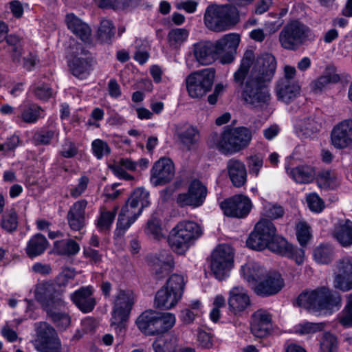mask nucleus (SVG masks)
Returning a JSON list of instances; mask_svg holds the SVG:
<instances>
[{"mask_svg":"<svg viewBox=\"0 0 352 352\" xmlns=\"http://www.w3.org/2000/svg\"><path fill=\"white\" fill-rule=\"evenodd\" d=\"M276 60L270 53L255 58L252 50H246L238 69L233 74V81L241 89L244 104L252 109L263 110L270 103V85L276 69Z\"/></svg>","mask_w":352,"mask_h":352,"instance_id":"1","label":"nucleus"},{"mask_svg":"<svg viewBox=\"0 0 352 352\" xmlns=\"http://www.w3.org/2000/svg\"><path fill=\"white\" fill-rule=\"evenodd\" d=\"M246 245L256 250L268 248L272 252L294 260L298 265H301L304 261V250L294 246L277 234L274 224L266 219H261L256 223L246 241Z\"/></svg>","mask_w":352,"mask_h":352,"instance_id":"2","label":"nucleus"},{"mask_svg":"<svg viewBox=\"0 0 352 352\" xmlns=\"http://www.w3.org/2000/svg\"><path fill=\"white\" fill-rule=\"evenodd\" d=\"M342 298L339 293L327 287H319L301 293L297 298V304L313 314L322 310L337 309L341 306Z\"/></svg>","mask_w":352,"mask_h":352,"instance_id":"3","label":"nucleus"},{"mask_svg":"<svg viewBox=\"0 0 352 352\" xmlns=\"http://www.w3.org/2000/svg\"><path fill=\"white\" fill-rule=\"evenodd\" d=\"M149 192L144 188L133 190L119 214L116 234L122 236L150 204Z\"/></svg>","mask_w":352,"mask_h":352,"instance_id":"4","label":"nucleus"},{"mask_svg":"<svg viewBox=\"0 0 352 352\" xmlns=\"http://www.w3.org/2000/svg\"><path fill=\"white\" fill-rule=\"evenodd\" d=\"M251 131L243 126L224 131L221 135L212 134L210 145L224 155H232L245 148L252 140Z\"/></svg>","mask_w":352,"mask_h":352,"instance_id":"5","label":"nucleus"},{"mask_svg":"<svg viewBox=\"0 0 352 352\" xmlns=\"http://www.w3.org/2000/svg\"><path fill=\"white\" fill-rule=\"evenodd\" d=\"M203 234L200 225L193 221H179L170 231L168 244L177 254H184Z\"/></svg>","mask_w":352,"mask_h":352,"instance_id":"6","label":"nucleus"},{"mask_svg":"<svg viewBox=\"0 0 352 352\" xmlns=\"http://www.w3.org/2000/svg\"><path fill=\"white\" fill-rule=\"evenodd\" d=\"M239 21L237 8L230 4L210 5L204 13L205 25L213 32H220L228 30Z\"/></svg>","mask_w":352,"mask_h":352,"instance_id":"7","label":"nucleus"},{"mask_svg":"<svg viewBox=\"0 0 352 352\" xmlns=\"http://www.w3.org/2000/svg\"><path fill=\"white\" fill-rule=\"evenodd\" d=\"M175 323V316L168 312H158L148 309L136 319L138 328L146 336L163 333L171 329Z\"/></svg>","mask_w":352,"mask_h":352,"instance_id":"8","label":"nucleus"},{"mask_svg":"<svg viewBox=\"0 0 352 352\" xmlns=\"http://www.w3.org/2000/svg\"><path fill=\"white\" fill-rule=\"evenodd\" d=\"M314 38L315 36L307 25L298 20H292L280 30L278 41L283 49L295 51L307 41Z\"/></svg>","mask_w":352,"mask_h":352,"instance_id":"9","label":"nucleus"},{"mask_svg":"<svg viewBox=\"0 0 352 352\" xmlns=\"http://www.w3.org/2000/svg\"><path fill=\"white\" fill-rule=\"evenodd\" d=\"M185 286L184 276L174 274L168 279L155 294V305L162 309H170L175 307L182 298Z\"/></svg>","mask_w":352,"mask_h":352,"instance_id":"10","label":"nucleus"},{"mask_svg":"<svg viewBox=\"0 0 352 352\" xmlns=\"http://www.w3.org/2000/svg\"><path fill=\"white\" fill-rule=\"evenodd\" d=\"M135 301V295L132 290L121 289L118 291L112 305L111 327H117L120 331L124 328Z\"/></svg>","mask_w":352,"mask_h":352,"instance_id":"11","label":"nucleus"},{"mask_svg":"<svg viewBox=\"0 0 352 352\" xmlns=\"http://www.w3.org/2000/svg\"><path fill=\"white\" fill-rule=\"evenodd\" d=\"M215 70L206 68L189 74L186 79V89L192 98H199L209 92L214 83Z\"/></svg>","mask_w":352,"mask_h":352,"instance_id":"12","label":"nucleus"},{"mask_svg":"<svg viewBox=\"0 0 352 352\" xmlns=\"http://www.w3.org/2000/svg\"><path fill=\"white\" fill-rule=\"evenodd\" d=\"M333 287L342 292L352 289V256L338 258L332 268Z\"/></svg>","mask_w":352,"mask_h":352,"instance_id":"13","label":"nucleus"},{"mask_svg":"<svg viewBox=\"0 0 352 352\" xmlns=\"http://www.w3.org/2000/svg\"><path fill=\"white\" fill-rule=\"evenodd\" d=\"M234 252L229 245L221 244L212 252L210 269L216 278L224 279L233 265Z\"/></svg>","mask_w":352,"mask_h":352,"instance_id":"14","label":"nucleus"},{"mask_svg":"<svg viewBox=\"0 0 352 352\" xmlns=\"http://www.w3.org/2000/svg\"><path fill=\"white\" fill-rule=\"evenodd\" d=\"M68 60V66L72 74L76 77L85 78L91 69V58L88 50L81 44H76Z\"/></svg>","mask_w":352,"mask_h":352,"instance_id":"15","label":"nucleus"},{"mask_svg":"<svg viewBox=\"0 0 352 352\" xmlns=\"http://www.w3.org/2000/svg\"><path fill=\"white\" fill-rule=\"evenodd\" d=\"M34 298L38 301L43 309L45 311L51 307H60L63 305L62 295L55 289V285L50 282H42L36 285Z\"/></svg>","mask_w":352,"mask_h":352,"instance_id":"16","label":"nucleus"},{"mask_svg":"<svg viewBox=\"0 0 352 352\" xmlns=\"http://www.w3.org/2000/svg\"><path fill=\"white\" fill-rule=\"evenodd\" d=\"M207 192L206 187L200 181L195 179L190 184L188 192L179 193L177 196L176 204L181 208H198L203 205Z\"/></svg>","mask_w":352,"mask_h":352,"instance_id":"17","label":"nucleus"},{"mask_svg":"<svg viewBox=\"0 0 352 352\" xmlns=\"http://www.w3.org/2000/svg\"><path fill=\"white\" fill-rule=\"evenodd\" d=\"M220 207L225 215L235 218H244L252 208L250 198L243 195H236L222 201Z\"/></svg>","mask_w":352,"mask_h":352,"instance_id":"18","label":"nucleus"},{"mask_svg":"<svg viewBox=\"0 0 352 352\" xmlns=\"http://www.w3.org/2000/svg\"><path fill=\"white\" fill-rule=\"evenodd\" d=\"M175 176V166L168 157L157 160L151 169L150 182L154 186H164L169 183Z\"/></svg>","mask_w":352,"mask_h":352,"instance_id":"19","label":"nucleus"},{"mask_svg":"<svg viewBox=\"0 0 352 352\" xmlns=\"http://www.w3.org/2000/svg\"><path fill=\"white\" fill-rule=\"evenodd\" d=\"M239 43V34L230 33L214 43L217 55L221 56V62L223 64H229L234 61Z\"/></svg>","mask_w":352,"mask_h":352,"instance_id":"20","label":"nucleus"},{"mask_svg":"<svg viewBox=\"0 0 352 352\" xmlns=\"http://www.w3.org/2000/svg\"><path fill=\"white\" fill-rule=\"evenodd\" d=\"M228 302L229 311L235 316H241L251 305L247 290L239 285L233 287L230 290Z\"/></svg>","mask_w":352,"mask_h":352,"instance_id":"21","label":"nucleus"},{"mask_svg":"<svg viewBox=\"0 0 352 352\" xmlns=\"http://www.w3.org/2000/svg\"><path fill=\"white\" fill-rule=\"evenodd\" d=\"M284 280L278 272H270L264 275L254 287V292L261 296H270L278 294L284 287Z\"/></svg>","mask_w":352,"mask_h":352,"instance_id":"22","label":"nucleus"},{"mask_svg":"<svg viewBox=\"0 0 352 352\" xmlns=\"http://www.w3.org/2000/svg\"><path fill=\"white\" fill-rule=\"evenodd\" d=\"M94 289L92 286L81 287L72 293L70 298L74 304L84 314L91 312L96 305V300L94 296Z\"/></svg>","mask_w":352,"mask_h":352,"instance_id":"23","label":"nucleus"},{"mask_svg":"<svg viewBox=\"0 0 352 352\" xmlns=\"http://www.w3.org/2000/svg\"><path fill=\"white\" fill-rule=\"evenodd\" d=\"M43 110L38 104L25 102L19 106L17 113L13 120L19 125L22 124H33L43 117Z\"/></svg>","mask_w":352,"mask_h":352,"instance_id":"24","label":"nucleus"},{"mask_svg":"<svg viewBox=\"0 0 352 352\" xmlns=\"http://www.w3.org/2000/svg\"><path fill=\"white\" fill-rule=\"evenodd\" d=\"M323 118L320 115H311L295 120V129L299 136L310 138L322 127Z\"/></svg>","mask_w":352,"mask_h":352,"instance_id":"25","label":"nucleus"},{"mask_svg":"<svg viewBox=\"0 0 352 352\" xmlns=\"http://www.w3.org/2000/svg\"><path fill=\"white\" fill-rule=\"evenodd\" d=\"M148 261L157 279H161L168 274L175 265L173 256L166 251H162L158 254L151 256Z\"/></svg>","mask_w":352,"mask_h":352,"instance_id":"26","label":"nucleus"},{"mask_svg":"<svg viewBox=\"0 0 352 352\" xmlns=\"http://www.w3.org/2000/svg\"><path fill=\"white\" fill-rule=\"evenodd\" d=\"M175 135L179 142L187 151L193 149L199 141V129L189 124H179L176 126Z\"/></svg>","mask_w":352,"mask_h":352,"instance_id":"27","label":"nucleus"},{"mask_svg":"<svg viewBox=\"0 0 352 352\" xmlns=\"http://www.w3.org/2000/svg\"><path fill=\"white\" fill-rule=\"evenodd\" d=\"M251 332L256 338L267 336L272 328L271 315L265 310L258 309L252 316Z\"/></svg>","mask_w":352,"mask_h":352,"instance_id":"28","label":"nucleus"},{"mask_svg":"<svg viewBox=\"0 0 352 352\" xmlns=\"http://www.w3.org/2000/svg\"><path fill=\"white\" fill-rule=\"evenodd\" d=\"M87 201L80 199L75 202L69 208L67 220L69 228L74 231H80L85 226V209Z\"/></svg>","mask_w":352,"mask_h":352,"instance_id":"29","label":"nucleus"},{"mask_svg":"<svg viewBox=\"0 0 352 352\" xmlns=\"http://www.w3.org/2000/svg\"><path fill=\"white\" fill-rule=\"evenodd\" d=\"M331 142L338 148H345L352 142V120H344L333 128Z\"/></svg>","mask_w":352,"mask_h":352,"instance_id":"30","label":"nucleus"},{"mask_svg":"<svg viewBox=\"0 0 352 352\" xmlns=\"http://www.w3.org/2000/svg\"><path fill=\"white\" fill-rule=\"evenodd\" d=\"M192 52L196 60L202 65L211 64L218 56L214 44L210 41L195 43Z\"/></svg>","mask_w":352,"mask_h":352,"instance_id":"31","label":"nucleus"},{"mask_svg":"<svg viewBox=\"0 0 352 352\" xmlns=\"http://www.w3.org/2000/svg\"><path fill=\"white\" fill-rule=\"evenodd\" d=\"M227 169L229 177L232 184L239 188L247 181V170L245 164L236 158H232L227 162Z\"/></svg>","mask_w":352,"mask_h":352,"instance_id":"32","label":"nucleus"},{"mask_svg":"<svg viewBox=\"0 0 352 352\" xmlns=\"http://www.w3.org/2000/svg\"><path fill=\"white\" fill-rule=\"evenodd\" d=\"M299 86L293 81L287 79H279L276 85V93L278 100L285 103H290L298 95Z\"/></svg>","mask_w":352,"mask_h":352,"instance_id":"33","label":"nucleus"},{"mask_svg":"<svg viewBox=\"0 0 352 352\" xmlns=\"http://www.w3.org/2000/svg\"><path fill=\"white\" fill-rule=\"evenodd\" d=\"M50 243L46 237L41 233L33 235L28 241L25 253L30 258H34L43 254Z\"/></svg>","mask_w":352,"mask_h":352,"instance_id":"34","label":"nucleus"},{"mask_svg":"<svg viewBox=\"0 0 352 352\" xmlns=\"http://www.w3.org/2000/svg\"><path fill=\"white\" fill-rule=\"evenodd\" d=\"M287 172L298 184L311 183L316 177L314 167L308 164H300L292 168H287Z\"/></svg>","mask_w":352,"mask_h":352,"instance_id":"35","label":"nucleus"},{"mask_svg":"<svg viewBox=\"0 0 352 352\" xmlns=\"http://www.w3.org/2000/svg\"><path fill=\"white\" fill-rule=\"evenodd\" d=\"M65 308L66 302L63 300V306L58 307L54 306L45 311L47 316L60 330H65L71 323V318L65 311Z\"/></svg>","mask_w":352,"mask_h":352,"instance_id":"36","label":"nucleus"},{"mask_svg":"<svg viewBox=\"0 0 352 352\" xmlns=\"http://www.w3.org/2000/svg\"><path fill=\"white\" fill-rule=\"evenodd\" d=\"M67 28L82 41H87L91 36V29L74 14H67L65 18Z\"/></svg>","mask_w":352,"mask_h":352,"instance_id":"37","label":"nucleus"},{"mask_svg":"<svg viewBox=\"0 0 352 352\" xmlns=\"http://www.w3.org/2000/svg\"><path fill=\"white\" fill-rule=\"evenodd\" d=\"M332 234L344 247L352 245V221H340L334 226Z\"/></svg>","mask_w":352,"mask_h":352,"instance_id":"38","label":"nucleus"},{"mask_svg":"<svg viewBox=\"0 0 352 352\" xmlns=\"http://www.w3.org/2000/svg\"><path fill=\"white\" fill-rule=\"evenodd\" d=\"M340 80V76L333 70L327 69L324 74L311 83V89L314 93H320L331 84Z\"/></svg>","mask_w":352,"mask_h":352,"instance_id":"39","label":"nucleus"},{"mask_svg":"<svg viewBox=\"0 0 352 352\" xmlns=\"http://www.w3.org/2000/svg\"><path fill=\"white\" fill-rule=\"evenodd\" d=\"M80 251L79 244L73 239H62L54 241V252L63 256H74Z\"/></svg>","mask_w":352,"mask_h":352,"instance_id":"40","label":"nucleus"},{"mask_svg":"<svg viewBox=\"0 0 352 352\" xmlns=\"http://www.w3.org/2000/svg\"><path fill=\"white\" fill-rule=\"evenodd\" d=\"M316 180L319 187L324 189H335L340 184L336 173L331 170H320Z\"/></svg>","mask_w":352,"mask_h":352,"instance_id":"41","label":"nucleus"},{"mask_svg":"<svg viewBox=\"0 0 352 352\" xmlns=\"http://www.w3.org/2000/svg\"><path fill=\"white\" fill-rule=\"evenodd\" d=\"M241 271L244 278L250 283L257 284L264 276L265 270L257 263H248L242 266Z\"/></svg>","mask_w":352,"mask_h":352,"instance_id":"42","label":"nucleus"},{"mask_svg":"<svg viewBox=\"0 0 352 352\" xmlns=\"http://www.w3.org/2000/svg\"><path fill=\"white\" fill-rule=\"evenodd\" d=\"M314 260L320 264H329L334 256L333 248L329 244H320L314 250Z\"/></svg>","mask_w":352,"mask_h":352,"instance_id":"43","label":"nucleus"},{"mask_svg":"<svg viewBox=\"0 0 352 352\" xmlns=\"http://www.w3.org/2000/svg\"><path fill=\"white\" fill-rule=\"evenodd\" d=\"M18 225V215L14 208H11L3 214L1 226L7 232L12 233L16 231Z\"/></svg>","mask_w":352,"mask_h":352,"instance_id":"44","label":"nucleus"},{"mask_svg":"<svg viewBox=\"0 0 352 352\" xmlns=\"http://www.w3.org/2000/svg\"><path fill=\"white\" fill-rule=\"evenodd\" d=\"M97 34L101 42L109 43L115 35V27L111 21L107 19H102Z\"/></svg>","mask_w":352,"mask_h":352,"instance_id":"45","label":"nucleus"},{"mask_svg":"<svg viewBox=\"0 0 352 352\" xmlns=\"http://www.w3.org/2000/svg\"><path fill=\"white\" fill-rule=\"evenodd\" d=\"M37 336L39 344H43L54 338H57L58 335L54 329L50 324L47 322H41L37 327Z\"/></svg>","mask_w":352,"mask_h":352,"instance_id":"46","label":"nucleus"},{"mask_svg":"<svg viewBox=\"0 0 352 352\" xmlns=\"http://www.w3.org/2000/svg\"><path fill=\"white\" fill-rule=\"evenodd\" d=\"M188 31L185 28H175L169 31L168 41L170 46L178 47L188 36Z\"/></svg>","mask_w":352,"mask_h":352,"instance_id":"47","label":"nucleus"},{"mask_svg":"<svg viewBox=\"0 0 352 352\" xmlns=\"http://www.w3.org/2000/svg\"><path fill=\"white\" fill-rule=\"evenodd\" d=\"M310 229V226L305 221H299L296 225L297 239L302 246L306 245L311 236Z\"/></svg>","mask_w":352,"mask_h":352,"instance_id":"48","label":"nucleus"},{"mask_svg":"<svg viewBox=\"0 0 352 352\" xmlns=\"http://www.w3.org/2000/svg\"><path fill=\"white\" fill-rule=\"evenodd\" d=\"M264 157L261 154H255L247 157V164L249 173L255 177H258L261 169L263 166Z\"/></svg>","mask_w":352,"mask_h":352,"instance_id":"49","label":"nucleus"},{"mask_svg":"<svg viewBox=\"0 0 352 352\" xmlns=\"http://www.w3.org/2000/svg\"><path fill=\"white\" fill-rule=\"evenodd\" d=\"M116 213V208H115L112 211L102 212L97 221L98 228L101 231L109 230L113 222Z\"/></svg>","mask_w":352,"mask_h":352,"instance_id":"50","label":"nucleus"},{"mask_svg":"<svg viewBox=\"0 0 352 352\" xmlns=\"http://www.w3.org/2000/svg\"><path fill=\"white\" fill-rule=\"evenodd\" d=\"M55 135H58L55 130L43 129L35 133L33 140L36 145H47L51 143Z\"/></svg>","mask_w":352,"mask_h":352,"instance_id":"51","label":"nucleus"},{"mask_svg":"<svg viewBox=\"0 0 352 352\" xmlns=\"http://www.w3.org/2000/svg\"><path fill=\"white\" fill-rule=\"evenodd\" d=\"M140 0H99L101 8H109L113 10H124L138 3Z\"/></svg>","mask_w":352,"mask_h":352,"instance_id":"52","label":"nucleus"},{"mask_svg":"<svg viewBox=\"0 0 352 352\" xmlns=\"http://www.w3.org/2000/svg\"><path fill=\"white\" fill-rule=\"evenodd\" d=\"M91 148L93 154L97 159L100 160L111 152L108 144L100 139H96L92 142Z\"/></svg>","mask_w":352,"mask_h":352,"instance_id":"53","label":"nucleus"},{"mask_svg":"<svg viewBox=\"0 0 352 352\" xmlns=\"http://www.w3.org/2000/svg\"><path fill=\"white\" fill-rule=\"evenodd\" d=\"M338 341L335 336L330 333H325L323 335L320 342V350L322 352H336Z\"/></svg>","mask_w":352,"mask_h":352,"instance_id":"54","label":"nucleus"},{"mask_svg":"<svg viewBox=\"0 0 352 352\" xmlns=\"http://www.w3.org/2000/svg\"><path fill=\"white\" fill-rule=\"evenodd\" d=\"M285 214L283 208L278 204L268 203L263 208V214L271 219L282 217Z\"/></svg>","mask_w":352,"mask_h":352,"instance_id":"55","label":"nucleus"},{"mask_svg":"<svg viewBox=\"0 0 352 352\" xmlns=\"http://www.w3.org/2000/svg\"><path fill=\"white\" fill-rule=\"evenodd\" d=\"M323 328V323L306 322L298 324L296 327V331L298 334L304 335L316 333L318 331L322 330Z\"/></svg>","mask_w":352,"mask_h":352,"instance_id":"56","label":"nucleus"},{"mask_svg":"<svg viewBox=\"0 0 352 352\" xmlns=\"http://www.w3.org/2000/svg\"><path fill=\"white\" fill-rule=\"evenodd\" d=\"M307 202L309 209L315 212H320L324 208V203L318 194L313 192L307 196Z\"/></svg>","mask_w":352,"mask_h":352,"instance_id":"57","label":"nucleus"},{"mask_svg":"<svg viewBox=\"0 0 352 352\" xmlns=\"http://www.w3.org/2000/svg\"><path fill=\"white\" fill-rule=\"evenodd\" d=\"M32 89L35 97L39 100H47L53 94L52 89L44 83L33 85Z\"/></svg>","mask_w":352,"mask_h":352,"instance_id":"58","label":"nucleus"},{"mask_svg":"<svg viewBox=\"0 0 352 352\" xmlns=\"http://www.w3.org/2000/svg\"><path fill=\"white\" fill-rule=\"evenodd\" d=\"M145 232L147 235H150L154 239H160L162 235V228L160 221L156 218L148 220L145 228Z\"/></svg>","mask_w":352,"mask_h":352,"instance_id":"59","label":"nucleus"},{"mask_svg":"<svg viewBox=\"0 0 352 352\" xmlns=\"http://www.w3.org/2000/svg\"><path fill=\"white\" fill-rule=\"evenodd\" d=\"M38 349L41 352H61V342L58 338L51 341L39 344Z\"/></svg>","mask_w":352,"mask_h":352,"instance_id":"60","label":"nucleus"},{"mask_svg":"<svg viewBox=\"0 0 352 352\" xmlns=\"http://www.w3.org/2000/svg\"><path fill=\"white\" fill-rule=\"evenodd\" d=\"M89 182V179L87 176H81L78 179V184L70 189V195L74 198L80 196L87 189Z\"/></svg>","mask_w":352,"mask_h":352,"instance_id":"61","label":"nucleus"},{"mask_svg":"<svg viewBox=\"0 0 352 352\" xmlns=\"http://www.w3.org/2000/svg\"><path fill=\"white\" fill-rule=\"evenodd\" d=\"M78 153V148L75 144L69 139L65 140L60 151L61 156L65 158H72Z\"/></svg>","mask_w":352,"mask_h":352,"instance_id":"62","label":"nucleus"},{"mask_svg":"<svg viewBox=\"0 0 352 352\" xmlns=\"http://www.w3.org/2000/svg\"><path fill=\"white\" fill-rule=\"evenodd\" d=\"M155 352H173L175 350V344L167 340H158L153 344Z\"/></svg>","mask_w":352,"mask_h":352,"instance_id":"63","label":"nucleus"},{"mask_svg":"<svg viewBox=\"0 0 352 352\" xmlns=\"http://www.w3.org/2000/svg\"><path fill=\"white\" fill-rule=\"evenodd\" d=\"M83 255L91 263L98 264L102 261V255L98 250L90 247L83 249Z\"/></svg>","mask_w":352,"mask_h":352,"instance_id":"64","label":"nucleus"}]
</instances>
